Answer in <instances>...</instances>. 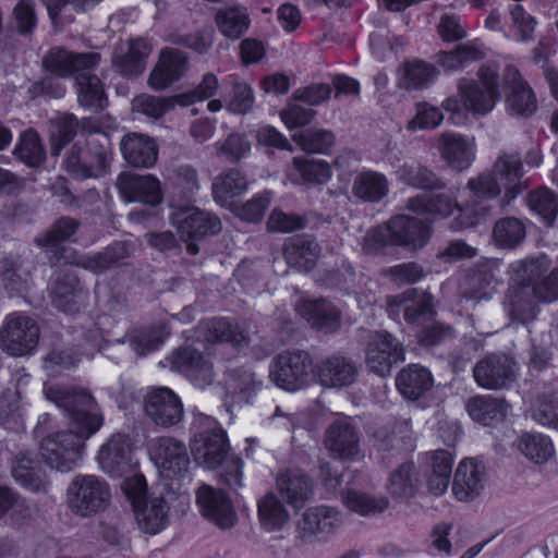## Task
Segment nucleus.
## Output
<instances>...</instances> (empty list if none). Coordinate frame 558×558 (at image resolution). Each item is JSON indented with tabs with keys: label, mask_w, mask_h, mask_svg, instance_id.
<instances>
[{
	"label": "nucleus",
	"mask_w": 558,
	"mask_h": 558,
	"mask_svg": "<svg viewBox=\"0 0 558 558\" xmlns=\"http://www.w3.org/2000/svg\"><path fill=\"white\" fill-rule=\"evenodd\" d=\"M44 392L58 407L65 408L70 417V434H61L43 444V457L53 469L68 472L82 456L84 440L97 432L102 418L94 399L86 392L61 391L46 384Z\"/></svg>",
	"instance_id": "f257e3e1"
},
{
	"label": "nucleus",
	"mask_w": 558,
	"mask_h": 558,
	"mask_svg": "<svg viewBox=\"0 0 558 558\" xmlns=\"http://www.w3.org/2000/svg\"><path fill=\"white\" fill-rule=\"evenodd\" d=\"M522 177V165L517 154H502L498 157L492 172H484L469 180L466 191L469 198L464 203V209L474 215L473 219H464L463 216L456 218L450 229L459 231L471 227L484 218L487 214L486 201L497 197L504 186L512 197L520 192V180Z\"/></svg>",
	"instance_id": "f03ea898"
},
{
	"label": "nucleus",
	"mask_w": 558,
	"mask_h": 558,
	"mask_svg": "<svg viewBox=\"0 0 558 558\" xmlns=\"http://www.w3.org/2000/svg\"><path fill=\"white\" fill-rule=\"evenodd\" d=\"M98 60L96 52L72 54L62 49H52L46 54L44 65L46 70L58 76L73 75L80 105L90 110H98L106 106L104 87L96 76L88 73Z\"/></svg>",
	"instance_id": "7ed1b4c3"
},
{
	"label": "nucleus",
	"mask_w": 558,
	"mask_h": 558,
	"mask_svg": "<svg viewBox=\"0 0 558 558\" xmlns=\"http://www.w3.org/2000/svg\"><path fill=\"white\" fill-rule=\"evenodd\" d=\"M478 76L480 83L460 78L457 83V95L446 98L441 104L442 109L452 114H460L462 109L474 116L490 112L499 99L497 70L482 66Z\"/></svg>",
	"instance_id": "20e7f679"
},
{
	"label": "nucleus",
	"mask_w": 558,
	"mask_h": 558,
	"mask_svg": "<svg viewBox=\"0 0 558 558\" xmlns=\"http://www.w3.org/2000/svg\"><path fill=\"white\" fill-rule=\"evenodd\" d=\"M195 425L199 429L191 442L194 460L206 469H216L229 457V440L226 430L211 416L198 414Z\"/></svg>",
	"instance_id": "39448f33"
},
{
	"label": "nucleus",
	"mask_w": 558,
	"mask_h": 558,
	"mask_svg": "<svg viewBox=\"0 0 558 558\" xmlns=\"http://www.w3.org/2000/svg\"><path fill=\"white\" fill-rule=\"evenodd\" d=\"M313 369V360L308 352L284 350L271 360L269 377L279 388L296 391L311 383Z\"/></svg>",
	"instance_id": "423d86ee"
},
{
	"label": "nucleus",
	"mask_w": 558,
	"mask_h": 558,
	"mask_svg": "<svg viewBox=\"0 0 558 558\" xmlns=\"http://www.w3.org/2000/svg\"><path fill=\"white\" fill-rule=\"evenodd\" d=\"M177 234L185 243L189 254L198 253L196 242L208 235H215L221 231L220 219L206 211H202L191 204L177 205Z\"/></svg>",
	"instance_id": "0eeeda50"
},
{
	"label": "nucleus",
	"mask_w": 558,
	"mask_h": 558,
	"mask_svg": "<svg viewBox=\"0 0 558 558\" xmlns=\"http://www.w3.org/2000/svg\"><path fill=\"white\" fill-rule=\"evenodd\" d=\"M391 315L403 313L404 320L413 327H423L436 316L434 296L425 291L411 288L387 298Z\"/></svg>",
	"instance_id": "6e6552de"
},
{
	"label": "nucleus",
	"mask_w": 558,
	"mask_h": 558,
	"mask_svg": "<svg viewBox=\"0 0 558 558\" xmlns=\"http://www.w3.org/2000/svg\"><path fill=\"white\" fill-rule=\"evenodd\" d=\"M108 499V486L93 475L76 476L68 489L70 508L82 517L100 511Z\"/></svg>",
	"instance_id": "1a4fd4ad"
},
{
	"label": "nucleus",
	"mask_w": 558,
	"mask_h": 558,
	"mask_svg": "<svg viewBox=\"0 0 558 558\" xmlns=\"http://www.w3.org/2000/svg\"><path fill=\"white\" fill-rule=\"evenodd\" d=\"M404 361L401 342L387 331L375 332L365 350V363L371 372L381 377L390 375L393 365Z\"/></svg>",
	"instance_id": "9d476101"
},
{
	"label": "nucleus",
	"mask_w": 558,
	"mask_h": 558,
	"mask_svg": "<svg viewBox=\"0 0 558 558\" xmlns=\"http://www.w3.org/2000/svg\"><path fill=\"white\" fill-rule=\"evenodd\" d=\"M39 329L35 320L22 314L8 317L1 330V348L13 356L31 353L37 345Z\"/></svg>",
	"instance_id": "9b49d317"
},
{
	"label": "nucleus",
	"mask_w": 558,
	"mask_h": 558,
	"mask_svg": "<svg viewBox=\"0 0 558 558\" xmlns=\"http://www.w3.org/2000/svg\"><path fill=\"white\" fill-rule=\"evenodd\" d=\"M515 361L505 353H492L481 359L473 368L476 384L488 390L508 387L515 380Z\"/></svg>",
	"instance_id": "f8f14e48"
},
{
	"label": "nucleus",
	"mask_w": 558,
	"mask_h": 558,
	"mask_svg": "<svg viewBox=\"0 0 558 558\" xmlns=\"http://www.w3.org/2000/svg\"><path fill=\"white\" fill-rule=\"evenodd\" d=\"M196 504L203 517L220 529H231L238 522L232 501L219 488L203 484L196 490Z\"/></svg>",
	"instance_id": "ddd939ff"
},
{
	"label": "nucleus",
	"mask_w": 558,
	"mask_h": 558,
	"mask_svg": "<svg viewBox=\"0 0 558 558\" xmlns=\"http://www.w3.org/2000/svg\"><path fill=\"white\" fill-rule=\"evenodd\" d=\"M195 338L199 342L216 344L230 343L234 348L248 344V336L235 322L223 317H213L198 323Z\"/></svg>",
	"instance_id": "4468645a"
},
{
	"label": "nucleus",
	"mask_w": 558,
	"mask_h": 558,
	"mask_svg": "<svg viewBox=\"0 0 558 558\" xmlns=\"http://www.w3.org/2000/svg\"><path fill=\"white\" fill-rule=\"evenodd\" d=\"M324 444L333 458L354 460L361 452L360 433L348 420L332 422L325 432Z\"/></svg>",
	"instance_id": "2eb2a0df"
},
{
	"label": "nucleus",
	"mask_w": 558,
	"mask_h": 558,
	"mask_svg": "<svg viewBox=\"0 0 558 558\" xmlns=\"http://www.w3.org/2000/svg\"><path fill=\"white\" fill-rule=\"evenodd\" d=\"M97 459L100 469L114 478L132 472L137 466V461L132 457L129 439L124 435L113 436L101 447Z\"/></svg>",
	"instance_id": "dca6fc26"
},
{
	"label": "nucleus",
	"mask_w": 558,
	"mask_h": 558,
	"mask_svg": "<svg viewBox=\"0 0 558 558\" xmlns=\"http://www.w3.org/2000/svg\"><path fill=\"white\" fill-rule=\"evenodd\" d=\"M505 83L510 89L506 99L507 111L523 118L534 114L537 109L536 96L517 68L512 65L506 68Z\"/></svg>",
	"instance_id": "f3484780"
},
{
	"label": "nucleus",
	"mask_w": 558,
	"mask_h": 558,
	"mask_svg": "<svg viewBox=\"0 0 558 558\" xmlns=\"http://www.w3.org/2000/svg\"><path fill=\"white\" fill-rule=\"evenodd\" d=\"M386 226L392 244L411 250L423 247L430 236L428 225L417 218L405 215L391 218Z\"/></svg>",
	"instance_id": "a211bd4d"
},
{
	"label": "nucleus",
	"mask_w": 558,
	"mask_h": 558,
	"mask_svg": "<svg viewBox=\"0 0 558 558\" xmlns=\"http://www.w3.org/2000/svg\"><path fill=\"white\" fill-rule=\"evenodd\" d=\"M509 286L504 300V306L508 315L522 324H527L536 319L541 312L539 303L534 292L529 286L515 280Z\"/></svg>",
	"instance_id": "6ab92c4d"
},
{
	"label": "nucleus",
	"mask_w": 558,
	"mask_h": 558,
	"mask_svg": "<svg viewBox=\"0 0 558 558\" xmlns=\"http://www.w3.org/2000/svg\"><path fill=\"white\" fill-rule=\"evenodd\" d=\"M228 409L233 405L247 404L262 388V380L247 367L229 369L225 378Z\"/></svg>",
	"instance_id": "aec40b11"
},
{
	"label": "nucleus",
	"mask_w": 558,
	"mask_h": 558,
	"mask_svg": "<svg viewBox=\"0 0 558 558\" xmlns=\"http://www.w3.org/2000/svg\"><path fill=\"white\" fill-rule=\"evenodd\" d=\"M485 482V466L472 458L462 460L456 470L452 492L460 501H469L480 495Z\"/></svg>",
	"instance_id": "412c9836"
},
{
	"label": "nucleus",
	"mask_w": 558,
	"mask_h": 558,
	"mask_svg": "<svg viewBox=\"0 0 558 558\" xmlns=\"http://www.w3.org/2000/svg\"><path fill=\"white\" fill-rule=\"evenodd\" d=\"M276 489L286 502L302 508L313 496L312 480L300 470H284L276 476Z\"/></svg>",
	"instance_id": "4be33fe9"
},
{
	"label": "nucleus",
	"mask_w": 558,
	"mask_h": 558,
	"mask_svg": "<svg viewBox=\"0 0 558 558\" xmlns=\"http://www.w3.org/2000/svg\"><path fill=\"white\" fill-rule=\"evenodd\" d=\"M315 369L319 384L328 388L350 386L357 377L356 365L341 355H332L320 361Z\"/></svg>",
	"instance_id": "5701e85b"
},
{
	"label": "nucleus",
	"mask_w": 558,
	"mask_h": 558,
	"mask_svg": "<svg viewBox=\"0 0 558 558\" xmlns=\"http://www.w3.org/2000/svg\"><path fill=\"white\" fill-rule=\"evenodd\" d=\"M439 150L449 167L457 171L465 170L475 158L474 138L456 133H442L439 137Z\"/></svg>",
	"instance_id": "b1692460"
},
{
	"label": "nucleus",
	"mask_w": 558,
	"mask_h": 558,
	"mask_svg": "<svg viewBox=\"0 0 558 558\" xmlns=\"http://www.w3.org/2000/svg\"><path fill=\"white\" fill-rule=\"evenodd\" d=\"M283 257L287 264L300 271L312 270L320 254V247L311 235H298L283 244Z\"/></svg>",
	"instance_id": "393cba45"
},
{
	"label": "nucleus",
	"mask_w": 558,
	"mask_h": 558,
	"mask_svg": "<svg viewBox=\"0 0 558 558\" xmlns=\"http://www.w3.org/2000/svg\"><path fill=\"white\" fill-rule=\"evenodd\" d=\"M118 186L128 202L155 205L161 201L160 183L151 175L123 173L118 179Z\"/></svg>",
	"instance_id": "a878e982"
},
{
	"label": "nucleus",
	"mask_w": 558,
	"mask_h": 558,
	"mask_svg": "<svg viewBox=\"0 0 558 558\" xmlns=\"http://www.w3.org/2000/svg\"><path fill=\"white\" fill-rule=\"evenodd\" d=\"M295 311L314 328L324 332H333L340 326L339 311L326 300H307L299 302Z\"/></svg>",
	"instance_id": "bb28decb"
},
{
	"label": "nucleus",
	"mask_w": 558,
	"mask_h": 558,
	"mask_svg": "<svg viewBox=\"0 0 558 558\" xmlns=\"http://www.w3.org/2000/svg\"><path fill=\"white\" fill-rule=\"evenodd\" d=\"M177 368L199 388L214 381L211 362L195 349L184 348L177 352Z\"/></svg>",
	"instance_id": "cd10ccee"
},
{
	"label": "nucleus",
	"mask_w": 558,
	"mask_h": 558,
	"mask_svg": "<svg viewBox=\"0 0 558 558\" xmlns=\"http://www.w3.org/2000/svg\"><path fill=\"white\" fill-rule=\"evenodd\" d=\"M341 522L339 512L330 507L308 508L298 522V530L303 539L314 535L332 532Z\"/></svg>",
	"instance_id": "c85d7f7f"
},
{
	"label": "nucleus",
	"mask_w": 558,
	"mask_h": 558,
	"mask_svg": "<svg viewBox=\"0 0 558 558\" xmlns=\"http://www.w3.org/2000/svg\"><path fill=\"white\" fill-rule=\"evenodd\" d=\"M150 50V45L142 38L121 43L114 51L113 65L124 75L141 73Z\"/></svg>",
	"instance_id": "c756f323"
},
{
	"label": "nucleus",
	"mask_w": 558,
	"mask_h": 558,
	"mask_svg": "<svg viewBox=\"0 0 558 558\" xmlns=\"http://www.w3.org/2000/svg\"><path fill=\"white\" fill-rule=\"evenodd\" d=\"M407 208L413 213L428 214L441 218L449 217L454 209L469 214L464 209V204L460 206L456 197L448 193L416 195L408 199Z\"/></svg>",
	"instance_id": "7c9ffc66"
},
{
	"label": "nucleus",
	"mask_w": 558,
	"mask_h": 558,
	"mask_svg": "<svg viewBox=\"0 0 558 558\" xmlns=\"http://www.w3.org/2000/svg\"><path fill=\"white\" fill-rule=\"evenodd\" d=\"M509 268L515 280L534 288L546 278L548 269H558V266L554 265L548 255L537 254L515 260Z\"/></svg>",
	"instance_id": "2f4dec72"
},
{
	"label": "nucleus",
	"mask_w": 558,
	"mask_h": 558,
	"mask_svg": "<svg viewBox=\"0 0 558 558\" xmlns=\"http://www.w3.org/2000/svg\"><path fill=\"white\" fill-rule=\"evenodd\" d=\"M453 459L447 450H435L428 456L426 485L430 494L441 496L448 489Z\"/></svg>",
	"instance_id": "473e14b6"
},
{
	"label": "nucleus",
	"mask_w": 558,
	"mask_h": 558,
	"mask_svg": "<svg viewBox=\"0 0 558 558\" xmlns=\"http://www.w3.org/2000/svg\"><path fill=\"white\" fill-rule=\"evenodd\" d=\"M396 385L405 398L417 400L430 390L434 379L429 369L417 364H411L398 374Z\"/></svg>",
	"instance_id": "72a5a7b5"
},
{
	"label": "nucleus",
	"mask_w": 558,
	"mask_h": 558,
	"mask_svg": "<svg viewBox=\"0 0 558 558\" xmlns=\"http://www.w3.org/2000/svg\"><path fill=\"white\" fill-rule=\"evenodd\" d=\"M248 185L250 182L242 172L230 169L214 180L213 196L221 206L232 207L234 198L244 194Z\"/></svg>",
	"instance_id": "f704fd0d"
},
{
	"label": "nucleus",
	"mask_w": 558,
	"mask_h": 558,
	"mask_svg": "<svg viewBox=\"0 0 558 558\" xmlns=\"http://www.w3.org/2000/svg\"><path fill=\"white\" fill-rule=\"evenodd\" d=\"M121 150L128 162L136 167H150L157 160L156 143L141 134L126 135L121 142Z\"/></svg>",
	"instance_id": "c9c22d12"
},
{
	"label": "nucleus",
	"mask_w": 558,
	"mask_h": 558,
	"mask_svg": "<svg viewBox=\"0 0 558 558\" xmlns=\"http://www.w3.org/2000/svg\"><path fill=\"white\" fill-rule=\"evenodd\" d=\"M465 409L475 422L492 425L506 417L508 404L505 400L492 396H475L466 401Z\"/></svg>",
	"instance_id": "e433bc0d"
},
{
	"label": "nucleus",
	"mask_w": 558,
	"mask_h": 558,
	"mask_svg": "<svg viewBox=\"0 0 558 558\" xmlns=\"http://www.w3.org/2000/svg\"><path fill=\"white\" fill-rule=\"evenodd\" d=\"M257 517L260 526L268 531H278L288 523L290 514L278 495L267 492L257 500Z\"/></svg>",
	"instance_id": "4c0bfd02"
},
{
	"label": "nucleus",
	"mask_w": 558,
	"mask_h": 558,
	"mask_svg": "<svg viewBox=\"0 0 558 558\" xmlns=\"http://www.w3.org/2000/svg\"><path fill=\"white\" fill-rule=\"evenodd\" d=\"M389 192V182L385 174L367 170L359 173L352 185V193L363 202L379 203Z\"/></svg>",
	"instance_id": "58836bf2"
},
{
	"label": "nucleus",
	"mask_w": 558,
	"mask_h": 558,
	"mask_svg": "<svg viewBox=\"0 0 558 558\" xmlns=\"http://www.w3.org/2000/svg\"><path fill=\"white\" fill-rule=\"evenodd\" d=\"M399 181L420 190H442L446 183L435 172L415 162H404L396 171Z\"/></svg>",
	"instance_id": "ea45409f"
},
{
	"label": "nucleus",
	"mask_w": 558,
	"mask_h": 558,
	"mask_svg": "<svg viewBox=\"0 0 558 558\" xmlns=\"http://www.w3.org/2000/svg\"><path fill=\"white\" fill-rule=\"evenodd\" d=\"M215 23L225 37L235 40L247 31L251 20L245 8L233 5L218 9Z\"/></svg>",
	"instance_id": "a19ab883"
},
{
	"label": "nucleus",
	"mask_w": 558,
	"mask_h": 558,
	"mask_svg": "<svg viewBox=\"0 0 558 558\" xmlns=\"http://www.w3.org/2000/svg\"><path fill=\"white\" fill-rule=\"evenodd\" d=\"M141 530L157 534L167 525V512L163 500L154 498L133 507Z\"/></svg>",
	"instance_id": "79ce46f5"
},
{
	"label": "nucleus",
	"mask_w": 558,
	"mask_h": 558,
	"mask_svg": "<svg viewBox=\"0 0 558 558\" xmlns=\"http://www.w3.org/2000/svg\"><path fill=\"white\" fill-rule=\"evenodd\" d=\"M418 472L413 462L401 464L389 478V492L395 498H412L418 488Z\"/></svg>",
	"instance_id": "37998d69"
},
{
	"label": "nucleus",
	"mask_w": 558,
	"mask_h": 558,
	"mask_svg": "<svg viewBox=\"0 0 558 558\" xmlns=\"http://www.w3.org/2000/svg\"><path fill=\"white\" fill-rule=\"evenodd\" d=\"M525 238V226L515 217H505L495 222L493 240L498 247L515 248Z\"/></svg>",
	"instance_id": "c03bdc74"
},
{
	"label": "nucleus",
	"mask_w": 558,
	"mask_h": 558,
	"mask_svg": "<svg viewBox=\"0 0 558 558\" xmlns=\"http://www.w3.org/2000/svg\"><path fill=\"white\" fill-rule=\"evenodd\" d=\"M172 391L168 388H158L151 390L146 396V413L160 425L172 424Z\"/></svg>",
	"instance_id": "a18cd8bd"
},
{
	"label": "nucleus",
	"mask_w": 558,
	"mask_h": 558,
	"mask_svg": "<svg viewBox=\"0 0 558 558\" xmlns=\"http://www.w3.org/2000/svg\"><path fill=\"white\" fill-rule=\"evenodd\" d=\"M438 74L436 68L422 60L404 63L402 84L407 89L425 88L434 82Z\"/></svg>",
	"instance_id": "49530a36"
},
{
	"label": "nucleus",
	"mask_w": 558,
	"mask_h": 558,
	"mask_svg": "<svg viewBox=\"0 0 558 558\" xmlns=\"http://www.w3.org/2000/svg\"><path fill=\"white\" fill-rule=\"evenodd\" d=\"M518 449L535 463L546 462L554 453L550 439L542 434H525L521 436Z\"/></svg>",
	"instance_id": "de8ad7c7"
},
{
	"label": "nucleus",
	"mask_w": 558,
	"mask_h": 558,
	"mask_svg": "<svg viewBox=\"0 0 558 558\" xmlns=\"http://www.w3.org/2000/svg\"><path fill=\"white\" fill-rule=\"evenodd\" d=\"M302 150L313 154H327L335 144V135L328 130L308 129L293 135Z\"/></svg>",
	"instance_id": "09e8293b"
},
{
	"label": "nucleus",
	"mask_w": 558,
	"mask_h": 558,
	"mask_svg": "<svg viewBox=\"0 0 558 558\" xmlns=\"http://www.w3.org/2000/svg\"><path fill=\"white\" fill-rule=\"evenodd\" d=\"M342 499L349 509L362 515L379 513L387 509L389 505L385 497L375 498L356 490L344 493Z\"/></svg>",
	"instance_id": "8fccbe9b"
},
{
	"label": "nucleus",
	"mask_w": 558,
	"mask_h": 558,
	"mask_svg": "<svg viewBox=\"0 0 558 558\" xmlns=\"http://www.w3.org/2000/svg\"><path fill=\"white\" fill-rule=\"evenodd\" d=\"M292 163L303 182L323 184L331 177L330 167L324 160L294 157Z\"/></svg>",
	"instance_id": "3c124183"
},
{
	"label": "nucleus",
	"mask_w": 558,
	"mask_h": 558,
	"mask_svg": "<svg viewBox=\"0 0 558 558\" xmlns=\"http://www.w3.org/2000/svg\"><path fill=\"white\" fill-rule=\"evenodd\" d=\"M218 88V77L214 73H206L193 89L177 93V105L187 107L195 102L210 99L217 94Z\"/></svg>",
	"instance_id": "603ef678"
},
{
	"label": "nucleus",
	"mask_w": 558,
	"mask_h": 558,
	"mask_svg": "<svg viewBox=\"0 0 558 558\" xmlns=\"http://www.w3.org/2000/svg\"><path fill=\"white\" fill-rule=\"evenodd\" d=\"M231 86L232 90L226 99V108L236 114L250 112L254 104V94L251 86L238 77H232Z\"/></svg>",
	"instance_id": "864d4df0"
},
{
	"label": "nucleus",
	"mask_w": 558,
	"mask_h": 558,
	"mask_svg": "<svg viewBox=\"0 0 558 558\" xmlns=\"http://www.w3.org/2000/svg\"><path fill=\"white\" fill-rule=\"evenodd\" d=\"M150 458L163 480L171 481L174 475V444L171 439H160L150 448Z\"/></svg>",
	"instance_id": "5fc2aeb1"
},
{
	"label": "nucleus",
	"mask_w": 558,
	"mask_h": 558,
	"mask_svg": "<svg viewBox=\"0 0 558 558\" xmlns=\"http://www.w3.org/2000/svg\"><path fill=\"white\" fill-rule=\"evenodd\" d=\"M272 199V193L270 191H263L256 194L251 201L243 205H233L231 208L233 213L247 222H259L262 221L266 209L269 207Z\"/></svg>",
	"instance_id": "6e6d98bb"
},
{
	"label": "nucleus",
	"mask_w": 558,
	"mask_h": 558,
	"mask_svg": "<svg viewBox=\"0 0 558 558\" xmlns=\"http://www.w3.org/2000/svg\"><path fill=\"white\" fill-rule=\"evenodd\" d=\"M529 206L550 226L558 214L556 195L548 189H539L529 196Z\"/></svg>",
	"instance_id": "4d7b16f0"
},
{
	"label": "nucleus",
	"mask_w": 558,
	"mask_h": 558,
	"mask_svg": "<svg viewBox=\"0 0 558 558\" xmlns=\"http://www.w3.org/2000/svg\"><path fill=\"white\" fill-rule=\"evenodd\" d=\"M216 155L229 162H239L251 150V143L245 135L231 133L222 143H217Z\"/></svg>",
	"instance_id": "13d9d810"
},
{
	"label": "nucleus",
	"mask_w": 558,
	"mask_h": 558,
	"mask_svg": "<svg viewBox=\"0 0 558 558\" xmlns=\"http://www.w3.org/2000/svg\"><path fill=\"white\" fill-rule=\"evenodd\" d=\"M174 80V54L171 49L160 51L158 62L153 70L149 84L154 89H165Z\"/></svg>",
	"instance_id": "bf43d9fd"
},
{
	"label": "nucleus",
	"mask_w": 558,
	"mask_h": 558,
	"mask_svg": "<svg viewBox=\"0 0 558 558\" xmlns=\"http://www.w3.org/2000/svg\"><path fill=\"white\" fill-rule=\"evenodd\" d=\"M307 220L304 216L286 213L280 208H274L267 220V229L270 232L289 233L304 229Z\"/></svg>",
	"instance_id": "052dcab7"
},
{
	"label": "nucleus",
	"mask_w": 558,
	"mask_h": 558,
	"mask_svg": "<svg viewBox=\"0 0 558 558\" xmlns=\"http://www.w3.org/2000/svg\"><path fill=\"white\" fill-rule=\"evenodd\" d=\"M12 474L16 482L31 490L38 492L45 487L41 471L35 469L32 461L25 457L14 462Z\"/></svg>",
	"instance_id": "680f3d73"
},
{
	"label": "nucleus",
	"mask_w": 558,
	"mask_h": 558,
	"mask_svg": "<svg viewBox=\"0 0 558 558\" xmlns=\"http://www.w3.org/2000/svg\"><path fill=\"white\" fill-rule=\"evenodd\" d=\"M16 156L29 166H36L44 159V149L39 143L38 135L33 130H27L21 136L15 148Z\"/></svg>",
	"instance_id": "e2e57ef3"
},
{
	"label": "nucleus",
	"mask_w": 558,
	"mask_h": 558,
	"mask_svg": "<svg viewBox=\"0 0 558 558\" xmlns=\"http://www.w3.org/2000/svg\"><path fill=\"white\" fill-rule=\"evenodd\" d=\"M76 121L73 116L64 114L51 124V149L53 155H59L62 147L72 140L76 131Z\"/></svg>",
	"instance_id": "0e129e2a"
},
{
	"label": "nucleus",
	"mask_w": 558,
	"mask_h": 558,
	"mask_svg": "<svg viewBox=\"0 0 558 558\" xmlns=\"http://www.w3.org/2000/svg\"><path fill=\"white\" fill-rule=\"evenodd\" d=\"M199 189L197 171L191 166H181L177 170V196L184 204H192L195 201Z\"/></svg>",
	"instance_id": "69168bd1"
},
{
	"label": "nucleus",
	"mask_w": 558,
	"mask_h": 558,
	"mask_svg": "<svg viewBox=\"0 0 558 558\" xmlns=\"http://www.w3.org/2000/svg\"><path fill=\"white\" fill-rule=\"evenodd\" d=\"M110 157L106 151L97 155V165L88 167L86 162H81L80 158L69 155L65 160L66 170L77 179H86L92 177H99L105 173L109 163Z\"/></svg>",
	"instance_id": "338daca9"
},
{
	"label": "nucleus",
	"mask_w": 558,
	"mask_h": 558,
	"mask_svg": "<svg viewBox=\"0 0 558 558\" xmlns=\"http://www.w3.org/2000/svg\"><path fill=\"white\" fill-rule=\"evenodd\" d=\"M533 416L539 424L558 429V391L542 396Z\"/></svg>",
	"instance_id": "774afa93"
}]
</instances>
